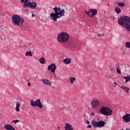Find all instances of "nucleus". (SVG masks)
I'll use <instances>...</instances> for the list:
<instances>
[{
    "label": "nucleus",
    "instance_id": "f257e3e1",
    "mask_svg": "<svg viewBox=\"0 0 130 130\" xmlns=\"http://www.w3.org/2000/svg\"><path fill=\"white\" fill-rule=\"evenodd\" d=\"M53 10L54 13L50 14V18L51 20L54 22H56V21H57V19H60L61 17H63V16H64V9H61L60 7H55Z\"/></svg>",
    "mask_w": 130,
    "mask_h": 130
},
{
    "label": "nucleus",
    "instance_id": "f03ea898",
    "mask_svg": "<svg viewBox=\"0 0 130 130\" xmlns=\"http://www.w3.org/2000/svg\"><path fill=\"white\" fill-rule=\"evenodd\" d=\"M118 23L127 31L130 32V18L128 16H122L118 20Z\"/></svg>",
    "mask_w": 130,
    "mask_h": 130
},
{
    "label": "nucleus",
    "instance_id": "7ed1b4c3",
    "mask_svg": "<svg viewBox=\"0 0 130 130\" xmlns=\"http://www.w3.org/2000/svg\"><path fill=\"white\" fill-rule=\"evenodd\" d=\"M12 21L15 26H18L21 27V26H23V24H24V18L21 17V16L18 14H15L12 17Z\"/></svg>",
    "mask_w": 130,
    "mask_h": 130
},
{
    "label": "nucleus",
    "instance_id": "20e7f679",
    "mask_svg": "<svg viewBox=\"0 0 130 130\" xmlns=\"http://www.w3.org/2000/svg\"><path fill=\"white\" fill-rule=\"evenodd\" d=\"M57 39L59 43H67L70 40V35L68 32H60L57 36Z\"/></svg>",
    "mask_w": 130,
    "mask_h": 130
},
{
    "label": "nucleus",
    "instance_id": "39448f33",
    "mask_svg": "<svg viewBox=\"0 0 130 130\" xmlns=\"http://www.w3.org/2000/svg\"><path fill=\"white\" fill-rule=\"evenodd\" d=\"M91 124L93 127V128H96L97 127L101 128L105 125V122L104 121H102L99 117H98L92 120Z\"/></svg>",
    "mask_w": 130,
    "mask_h": 130
},
{
    "label": "nucleus",
    "instance_id": "423d86ee",
    "mask_svg": "<svg viewBox=\"0 0 130 130\" xmlns=\"http://www.w3.org/2000/svg\"><path fill=\"white\" fill-rule=\"evenodd\" d=\"M100 113L103 115L109 116L112 115L113 112L112 111V109L107 107L102 106L100 109Z\"/></svg>",
    "mask_w": 130,
    "mask_h": 130
},
{
    "label": "nucleus",
    "instance_id": "0eeeda50",
    "mask_svg": "<svg viewBox=\"0 0 130 130\" xmlns=\"http://www.w3.org/2000/svg\"><path fill=\"white\" fill-rule=\"evenodd\" d=\"M30 105L32 107H36L37 106L39 108H43V104L41 103V100L40 99H38L35 102L33 100H31Z\"/></svg>",
    "mask_w": 130,
    "mask_h": 130
},
{
    "label": "nucleus",
    "instance_id": "6e6552de",
    "mask_svg": "<svg viewBox=\"0 0 130 130\" xmlns=\"http://www.w3.org/2000/svg\"><path fill=\"white\" fill-rule=\"evenodd\" d=\"M97 10L93 9H91L90 10H85L84 11V14H86L87 16H88V17H90V18H93L94 16H96V15H97Z\"/></svg>",
    "mask_w": 130,
    "mask_h": 130
},
{
    "label": "nucleus",
    "instance_id": "1a4fd4ad",
    "mask_svg": "<svg viewBox=\"0 0 130 130\" xmlns=\"http://www.w3.org/2000/svg\"><path fill=\"white\" fill-rule=\"evenodd\" d=\"M91 107L98 108L100 106V101L96 99H93L91 101Z\"/></svg>",
    "mask_w": 130,
    "mask_h": 130
},
{
    "label": "nucleus",
    "instance_id": "9d476101",
    "mask_svg": "<svg viewBox=\"0 0 130 130\" xmlns=\"http://www.w3.org/2000/svg\"><path fill=\"white\" fill-rule=\"evenodd\" d=\"M56 69H57L56 66L54 63H52L48 67L47 70L48 71H51V73L55 74Z\"/></svg>",
    "mask_w": 130,
    "mask_h": 130
},
{
    "label": "nucleus",
    "instance_id": "9b49d317",
    "mask_svg": "<svg viewBox=\"0 0 130 130\" xmlns=\"http://www.w3.org/2000/svg\"><path fill=\"white\" fill-rule=\"evenodd\" d=\"M123 121L124 122H130V114H126L123 115L122 117Z\"/></svg>",
    "mask_w": 130,
    "mask_h": 130
},
{
    "label": "nucleus",
    "instance_id": "f8f14e48",
    "mask_svg": "<svg viewBox=\"0 0 130 130\" xmlns=\"http://www.w3.org/2000/svg\"><path fill=\"white\" fill-rule=\"evenodd\" d=\"M77 43L73 42L70 43L69 45V48H70V49H71L72 50H75V49L77 48Z\"/></svg>",
    "mask_w": 130,
    "mask_h": 130
},
{
    "label": "nucleus",
    "instance_id": "ddd939ff",
    "mask_svg": "<svg viewBox=\"0 0 130 130\" xmlns=\"http://www.w3.org/2000/svg\"><path fill=\"white\" fill-rule=\"evenodd\" d=\"M64 129L65 130H74V127L72 124L66 123H65Z\"/></svg>",
    "mask_w": 130,
    "mask_h": 130
},
{
    "label": "nucleus",
    "instance_id": "4468645a",
    "mask_svg": "<svg viewBox=\"0 0 130 130\" xmlns=\"http://www.w3.org/2000/svg\"><path fill=\"white\" fill-rule=\"evenodd\" d=\"M42 83L45 84V85H47L48 86H50L51 85V82L47 79H44L42 80Z\"/></svg>",
    "mask_w": 130,
    "mask_h": 130
},
{
    "label": "nucleus",
    "instance_id": "2eb2a0df",
    "mask_svg": "<svg viewBox=\"0 0 130 130\" xmlns=\"http://www.w3.org/2000/svg\"><path fill=\"white\" fill-rule=\"evenodd\" d=\"M29 7L30 9H36L37 7V3L36 2H30Z\"/></svg>",
    "mask_w": 130,
    "mask_h": 130
},
{
    "label": "nucleus",
    "instance_id": "dca6fc26",
    "mask_svg": "<svg viewBox=\"0 0 130 130\" xmlns=\"http://www.w3.org/2000/svg\"><path fill=\"white\" fill-rule=\"evenodd\" d=\"M71 62H72V60L71 59V58H65L63 60V62L65 64H70V63H71Z\"/></svg>",
    "mask_w": 130,
    "mask_h": 130
},
{
    "label": "nucleus",
    "instance_id": "f3484780",
    "mask_svg": "<svg viewBox=\"0 0 130 130\" xmlns=\"http://www.w3.org/2000/svg\"><path fill=\"white\" fill-rule=\"evenodd\" d=\"M30 3L31 2H29V0H25L23 5L24 8H28V7L30 6Z\"/></svg>",
    "mask_w": 130,
    "mask_h": 130
},
{
    "label": "nucleus",
    "instance_id": "a211bd4d",
    "mask_svg": "<svg viewBox=\"0 0 130 130\" xmlns=\"http://www.w3.org/2000/svg\"><path fill=\"white\" fill-rule=\"evenodd\" d=\"M119 87L120 88H121V89H123V90H124V91H125V92H126V93L127 94L128 93H129V88L128 87L123 86H119Z\"/></svg>",
    "mask_w": 130,
    "mask_h": 130
},
{
    "label": "nucleus",
    "instance_id": "6ab92c4d",
    "mask_svg": "<svg viewBox=\"0 0 130 130\" xmlns=\"http://www.w3.org/2000/svg\"><path fill=\"white\" fill-rule=\"evenodd\" d=\"M39 61L40 63H42V64H45V63H46V60L44 57L40 58Z\"/></svg>",
    "mask_w": 130,
    "mask_h": 130
},
{
    "label": "nucleus",
    "instance_id": "aec40b11",
    "mask_svg": "<svg viewBox=\"0 0 130 130\" xmlns=\"http://www.w3.org/2000/svg\"><path fill=\"white\" fill-rule=\"evenodd\" d=\"M16 107L15 108L16 111L17 112H19L20 111V103L19 102H17L16 104Z\"/></svg>",
    "mask_w": 130,
    "mask_h": 130
},
{
    "label": "nucleus",
    "instance_id": "412c9836",
    "mask_svg": "<svg viewBox=\"0 0 130 130\" xmlns=\"http://www.w3.org/2000/svg\"><path fill=\"white\" fill-rule=\"evenodd\" d=\"M115 12H116V14H119L121 13V10L119 7H116L114 10Z\"/></svg>",
    "mask_w": 130,
    "mask_h": 130
},
{
    "label": "nucleus",
    "instance_id": "4be33fe9",
    "mask_svg": "<svg viewBox=\"0 0 130 130\" xmlns=\"http://www.w3.org/2000/svg\"><path fill=\"white\" fill-rule=\"evenodd\" d=\"M69 80L71 84H74V82L76 81V78L70 77Z\"/></svg>",
    "mask_w": 130,
    "mask_h": 130
},
{
    "label": "nucleus",
    "instance_id": "5701e85b",
    "mask_svg": "<svg viewBox=\"0 0 130 130\" xmlns=\"http://www.w3.org/2000/svg\"><path fill=\"white\" fill-rule=\"evenodd\" d=\"M31 46H32V43H27L25 45H23L24 48H26V47H31Z\"/></svg>",
    "mask_w": 130,
    "mask_h": 130
},
{
    "label": "nucleus",
    "instance_id": "b1692460",
    "mask_svg": "<svg viewBox=\"0 0 130 130\" xmlns=\"http://www.w3.org/2000/svg\"><path fill=\"white\" fill-rule=\"evenodd\" d=\"M25 56H32V52L27 51L25 54Z\"/></svg>",
    "mask_w": 130,
    "mask_h": 130
},
{
    "label": "nucleus",
    "instance_id": "393cba45",
    "mask_svg": "<svg viewBox=\"0 0 130 130\" xmlns=\"http://www.w3.org/2000/svg\"><path fill=\"white\" fill-rule=\"evenodd\" d=\"M117 6L118 7H121L122 8H123V7H124V6H125V4L123 3L119 2L117 4Z\"/></svg>",
    "mask_w": 130,
    "mask_h": 130
},
{
    "label": "nucleus",
    "instance_id": "a878e982",
    "mask_svg": "<svg viewBox=\"0 0 130 130\" xmlns=\"http://www.w3.org/2000/svg\"><path fill=\"white\" fill-rule=\"evenodd\" d=\"M125 46L127 47V48H130V42H127L125 43Z\"/></svg>",
    "mask_w": 130,
    "mask_h": 130
},
{
    "label": "nucleus",
    "instance_id": "bb28decb",
    "mask_svg": "<svg viewBox=\"0 0 130 130\" xmlns=\"http://www.w3.org/2000/svg\"><path fill=\"white\" fill-rule=\"evenodd\" d=\"M116 70H117V74H121V71H120V69H119L118 68V67H117V68H116Z\"/></svg>",
    "mask_w": 130,
    "mask_h": 130
},
{
    "label": "nucleus",
    "instance_id": "cd10ccee",
    "mask_svg": "<svg viewBox=\"0 0 130 130\" xmlns=\"http://www.w3.org/2000/svg\"><path fill=\"white\" fill-rule=\"evenodd\" d=\"M19 121H20V120H14L13 121V122H14V123H17V122H19Z\"/></svg>",
    "mask_w": 130,
    "mask_h": 130
},
{
    "label": "nucleus",
    "instance_id": "c85d7f7f",
    "mask_svg": "<svg viewBox=\"0 0 130 130\" xmlns=\"http://www.w3.org/2000/svg\"><path fill=\"white\" fill-rule=\"evenodd\" d=\"M87 127L88 128H91V127H92V125H88L87 126Z\"/></svg>",
    "mask_w": 130,
    "mask_h": 130
},
{
    "label": "nucleus",
    "instance_id": "c756f323",
    "mask_svg": "<svg viewBox=\"0 0 130 130\" xmlns=\"http://www.w3.org/2000/svg\"><path fill=\"white\" fill-rule=\"evenodd\" d=\"M25 1V0H20V3H21V4H24Z\"/></svg>",
    "mask_w": 130,
    "mask_h": 130
},
{
    "label": "nucleus",
    "instance_id": "7c9ffc66",
    "mask_svg": "<svg viewBox=\"0 0 130 130\" xmlns=\"http://www.w3.org/2000/svg\"><path fill=\"white\" fill-rule=\"evenodd\" d=\"M91 115H92V116H94V115H95L94 113V112H92L91 113H90Z\"/></svg>",
    "mask_w": 130,
    "mask_h": 130
},
{
    "label": "nucleus",
    "instance_id": "2f4dec72",
    "mask_svg": "<svg viewBox=\"0 0 130 130\" xmlns=\"http://www.w3.org/2000/svg\"><path fill=\"white\" fill-rule=\"evenodd\" d=\"M86 123H87V124H90V121H88V119H87Z\"/></svg>",
    "mask_w": 130,
    "mask_h": 130
},
{
    "label": "nucleus",
    "instance_id": "473e14b6",
    "mask_svg": "<svg viewBox=\"0 0 130 130\" xmlns=\"http://www.w3.org/2000/svg\"><path fill=\"white\" fill-rule=\"evenodd\" d=\"M98 36V37H102V36H103V35L99 34Z\"/></svg>",
    "mask_w": 130,
    "mask_h": 130
},
{
    "label": "nucleus",
    "instance_id": "72a5a7b5",
    "mask_svg": "<svg viewBox=\"0 0 130 130\" xmlns=\"http://www.w3.org/2000/svg\"><path fill=\"white\" fill-rule=\"evenodd\" d=\"M31 17H32V18H34V17H35V15H34V14H32L31 15Z\"/></svg>",
    "mask_w": 130,
    "mask_h": 130
},
{
    "label": "nucleus",
    "instance_id": "f704fd0d",
    "mask_svg": "<svg viewBox=\"0 0 130 130\" xmlns=\"http://www.w3.org/2000/svg\"><path fill=\"white\" fill-rule=\"evenodd\" d=\"M27 85L28 86H31V83L28 82Z\"/></svg>",
    "mask_w": 130,
    "mask_h": 130
},
{
    "label": "nucleus",
    "instance_id": "c9c22d12",
    "mask_svg": "<svg viewBox=\"0 0 130 130\" xmlns=\"http://www.w3.org/2000/svg\"><path fill=\"white\" fill-rule=\"evenodd\" d=\"M55 79H56V80H58V78H57V77H56V78H55Z\"/></svg>",
    "mask_w": 130,
    "mask_h": 130
},
{
    "label": "nucleus",
    "instance_id": "e433bc0d",
    "mask_svg": "<svg viewBox=\"0 0 130 130\" xmlns=\"http://www.w3.org/2000/svg\"><path fill=\"white\" fill-rule=\"evenodd\" d=\"M126 130H130V128H127L126 129Z\"/></svg>",
    "mask_w": 130,
    "mask_h": 130
},
{
    "label": "nucleus",
    "instance_id": "4c0bfd02",
    "mask_svg": "<svg viewBox=\"0 0 130 130\" xmlns=\"http://www.w3.org/2000/svg\"><path fill=\"white\" fill-rule=\"evenodd\" d=\"M114 85H117V84L116 83V82H114Z\"/></svg>",
    "mask_w": 130,
    "mask_h": 130
},
{
    "label": "nucleus",
    "instance_id": "58836bf2",
    "mask_svg": "<svg viewBox=\"0 0 130 130\" xmlns=\"http://www.w3.org/2000/svg\"><path fill=\"white\" fill-rule=\"evenodd\" d=\"M60 128V127H58V129H59Z\"/></svg>",
    "mask_w": 130,
    "mask_h": 130
},
{
    "label": "nucleus",
    "instance_id": "ea45409f",
    "mask_svg": "<svg viewBox=\"0 0 130 130\" xmlns=\"http://www.w3.org/2000/svg\"><path fill=\"white\" fill-rule=\"evenodd\" d=\"M101 20H103L104 21V18H102Z\"/></svg>",
    "mask_w": 130,
    "mask_h": 130
},
{
    "label": "nucleus",
    "instance_id": "a19ab883",
    "mask_svg": "<svg viewBox=\"0 0 130 130\" xmlns=\"http://www.w3.org/2000/svg\"><path fill=\"white\" fill-rule=\"evenodd\" d=\"M29 80H30L29 79L27 80V81L28 82V83H29Z\"/></svg>",
    "mask_w": 130,
    "mask_h": 130
},
{
    "label": "nucleus",
    "instance_id": "79ce46f5",
    "mask_svg": "<svg viewBox=\"0 0 130 130\" xmlns=\"http://www.w3.org/2000/svg\"><path fill=\"white\" fill-rule=\"evenodd\" d=\"M84 116H85V114H84Z\"/></svg>",
    "mask_w": 130,
    "mask_h": 130
},
{
    "label": "nucleus",
    "instance_id": "37998d69",
    "mask_svg": "<svg viewBox=\"0 0 130 130\" xmlns=\"http://www.w3.org/2000/svg\"><path fill=\"white\" fill-rule=\"evenodd\" d=\"M121 130H123V129H121Z\"/></svg>",
    "mask_w": 130,
    "mask_h": 130
}]
</instances>
